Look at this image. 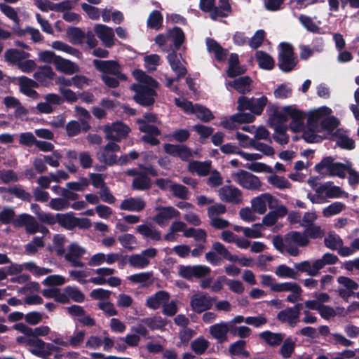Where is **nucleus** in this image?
Here are the masks:
<instances>
[{"label":"nucleus","mask_w":359,"mask_h":359,"mask_svg":"<svg viewBox=\"0 0 359 359\" xmlns=\"http://www.w3.org/2000/svg\"><path fill=\"white\" fill-rule=\"evenodd\" d=\"M63 294H65L67 299V303L69 299L76 302H82L84 300V294L76 287H66L64 289Z\"/></svg>","instance_id":"e2e57ef3"},{"label":"nucleus","mask_w":359,"mask_h":359,"mask_svg":"<svg viewBox=\"0 0 359 359\" xmlns=\"http://www.w3.org/2000/svg\"><path fill=\"white\" fill-rule=\"evenodd\" d=\"M51 47L55 50L66 53L78 59H80L82 57V53L78 49L60 41H53L51 44Z\"/></svg>","instance_id":"3c124183"},{"label":"nucleus","mask_w":359,"mask_h":359,"mask_svg":"<svg viewBox=\"0 0 359 359\" xmlns=\"http://www.w3.org/2000/svg\"><path fill=\"white\" fill-rule=\"evenodd\" d=\"M274 210L268 212L263 218L261 224L266 226H271L274 225L279 218L284 217L287 215L288 210L286 206L277 204Z\"/></svg>","instance_id":"5701e85b"},{"label":"nucleus","mask_w":359,"mask_h":359,"mask_svg":"<svg viewBox=\"0 0 359 359\" xmlns=\"http://www.w3.org/2000/svg\"><path fill=\"white\" fill-rule=\"evenodd\" d=\"M231 11L229 0H219V8H215L210 13V18L216 20L217 17H226Z\"/></svg>","instance_id":"864d4df0"},{"label":"nucleus","mask_w":359,"mask_h":359,"mask_svg":"<svg viewBox=\"0 0 359 359\" xmlns=\"http://www.w3.org/2000/svg\"><path fill=\"white\" fill-rule=\"evenodd\" d=\"M229 67L226 69V74L229 77L233 78L243 74L245 69L239 65L238 56L236 53H231L228 60Z\"/></svg>","instance_id":"72a5a7b5"},{"label":"nucleus","mask_w":359,"mask_h":359,"mask_svg":"<svg viewBox=\"0 0 359 359\" xmlns=\"http://www.w3.org/2000/svg\"><path fill=\"white\" fill-rule=\"evenodd\" d=\"M146 203L141 198L131 197L121 202L120 209L127 211L140 212L144 209Z\"/></svg>","instance_id":"2f4dec72"},{"label":"nucleus","mask_w":359,"mask_h":359,"mask_svg":"<svg viewBox=\"0 0 359 359\" xmlns=\"http://www.w3.org/2000/svg\"><path fill=\"white\" fill-rule=\"evenodd\" d=\"M212 250L216 252V254L220 255L222 258L228 261L236 262L238 260V257L232 255L227 248L219 242L213 243Z\"/></svg>","instance_id":"5fc2aeb1"},{"label":"nucleus","mask_w":359,"mask_h":359,"mask_svg":"<svg viewBox=\"0 0 359 359\" xmlns=\"http://www.w3.org/2000/svg\"><path fill=\"white\" fill-rule=\"evenodd\" d=\"M311 112L309 114L307 120V126L303 133V138L304 140L309 143L318 142L322 138L318 135V133L321 132L319 128V124L316 126H311Z\"/></svg>","instance_id":"7c9ffc66"},{"label":"nucleus","mask_w":359,"mask_h":359,"mask_svg":"<svg viewBox=\"0 0 359 359\" xmlns=\"http://www.w3.org/2000/svg\"><path fill=\"white\" fill-rule=\"evenodd\" d=\"M29 347L30 352L34 355L41 358L48 356L49 352L46 349V343L39 338H33Z\"/></svg>","instance_id":"37998d69"},{"label":"nucleus","mask_w":359,"mask_h":359,"mask_svg":"<svg viewBox=\"0 0 359 359\" xmlns=\"http://www.w3.org/2000/svg\"><path fill=\"white\" fill-rule=\"evenodd\" d=\"M215 301L216 299L198 292L191 297L190 305L194 312L199 313L211 309L213 302Z\"/></svg>","instance_id":"a211bd4d"},{"label":"nucleus","mask_w":359,"mask_h":359,"mask_svg":"<svg viewBox=\"0 0 359 359\" xmlns=\"http://www.w3.org/2000/svg\"><path fill=\"white\" fill-rule=\"evenodd\" d=\"M168 60L173 72L177 75L179 78L184 76L187 74V69L182 64L177 55L172 52L168 55Z\"/></svg>","instance_id":"a19ab883"},{"label":"nucleus","mask_w":359,"mask_h":359,"mask_svg":"<svg viewBox=\"0 0 359 359\" xmlns=\"http://www.w3.org/2000/svg\"><path fill=\"white\" fill-rule=\"evenodd\" d=\"M259 337L270 346H279L285 338V334L264 331L259 334Z\"/></svg>","instance_id":"58836bf2"},{"label":"nucleus","mask_w":359,"mask_h":359,"mask_svg":"<svg viewBox=\"0 0 359 359\" xmlns=\"http://www.w3.org/2000/svg\"><path fill=\"white\" fill-rule=\"evenodd\" d=\"M141 323H144L151 330H163L167 325L166 320L161 316L145 318L141 320Z\"/></svg>","instance_id":"09e8293b"},{"label":"nucleus","mask_w":359,"mask_h":359,"mask_svg":"<svg viewBox=\"0 0 359 359\" xmlns=\"http://www.w3.org/2000/svg\"><path fill=\"white\" fill-rule=\"evenodd\" d=\"M191 350L197 355L203 354L210 346L208 340L203 337H199L194 339L191 344Z\"/></svg>","instance_id":"6e6d98bb"},{"label":"nucleus","mask_w":359,"mask_h":359,"mask_svg":"<svg viewBox=\"0 0 359 359\" xmlns=\"http://www.w3.org/2000/svg\"><path fill=\"white\" fill-rule=\"evenodd\" d=\"M314 191V194H307V198L312 203L323 204L327 201L323 184L316 187Z\"/></svg>","instance_id":"052dcab7"},{"label":"nucleus","mask_w":359,"mask_h":359,"mask_svg":"<svg viewBox=\"0 0 359 359\" xmlns=\"http://www.w3.org/2000/svg\"><path fill=\"white\" fill-rule=\"evenodd\" d=\"M29 54L23 50L12 48L7 50L4 53L5 60L11 65H18L21 60L27 59Z\"/></svg>","instance_id":"4c0bfd02"},{"label":"nucleus","mask_w":359,"mask_h":359,"mask_svg":"<svg viewBox=\"0 0 359 359\" xmlns=\"http://www.w3.org/2000/svg\"><path fill=\"white\" fill-rule=\"evenodd\" d=\"M212 163L210 161H191L188 165V170L191 172H196L200 176L207 175L211 170Z\"/></svg>","instance_id":"e433bc0d"},{"label":"nucleus","mask_w":359,"mask_h":359,"mask_svg":"<svg viewBox=\"0 0 359 359\" xmlns=\"http://www.w3.org/2000/svg\"><path fill=\"white\" fill-rule=\"evenodd\" d=\"M287 253L291 256H297L299 254L298 247H305L309 244V239L306 235L300 231H291L285 235Z\"/></svg>","instance_id":"0eeeda50"},{"label":"nucleus","mask_w":359,"mask_h":359,"mask_svg":"<svg viewBox=\"0 0 359 359\" xmlns=\"http://www.w3.org/2000/svg\"><path fill=\"white\" fill-rule=\"evenodd\" d=\"M193 114L204 122H208L214 118L212 113L208 108L200 104L194 105Z\"/></svg>","instance_id":"0e129e2a"},{"label":"nucleus","mask_w":359,"mask_h":359,"mask_svg":"<svg viewBox=\"0 0 359 359\" xmlns=\"http://www.w3.org/2000/svg\"><path fill=\"white\" fill-rule=\"evenodd\" d=\"M267 102L268 99L264 95L259 98H248L245 96H241L238 99L237 109L238 111L250 110V112L255 115H260Z\"/></svg>","instance_id":"39448f33"},{"label":"nucleus","mask_w":359,"mask_h":359,"mask_svg":"<svg viewBox=\"0 0 359 359\" xmlns=\"http://www.w3.org/2000/svg\"><path fill=\"white\" fill-rule=\"evenodd\" d=\"M283 344L280 348L279 353L284 359H288L292 357L296 347V341L291 337L284 338Z\"/></svg>","instance_id":"49530a36"},{"label":"nucleus","mask_w":359,"mask_h":359,"mask_svg":"<svg viewBox=\"0 0 359 359\" xmlns=\"http://www.w3.org/2000/svg\"><path fill=\"white\" fill-rule=\"evenodd\" d=\"M93 64L100 72L101 79L109 88H115L119 86L120 81H126L127 76L122 73L121 67L116 60H94Z\"/></svg>","instance_id":"f03ea898"},{"label":"nucleus","mask_w":359,"mask_h":359,"mask_svg":"<svg viewBox=\"0 0 359 359\" xmlns=\"http://www.w3.org/2000/svg\"><path fill=\"white\" fill-rule=\"evenodd\" d=\"M86 253V249L76 243H71L65 254V260L73 267H83L84 263L81 257Z\"/></svg>","instance_id":"f3484780"},{"label":"nucleus","mask_w":359,"mask_h":359,"mask_svg":"<svg viewBox=\"0 0 359 359\" xmlns=\"http://www.w3.org/2000/svg\"><path fill=\"white\" fill-rule=\"evenodd\" d=\"M332 109L327 107H322L311 111V124H319L320 131L332 132L339 125V121L334 116H330Z\"/></svg>","instance_id":"20e7f679"},{"label":"nucleus","mask_w":359,"mask_h":359,"mask_svg":"<svg viewBox=\"0 0 359 359\" xmlns=\"http://www.w3.org/2000/svg\"><path fill=\"white\" fill-rule=\"evenodd\" d=\"M55 76V73L50 66H41L34 74V78L41 83L53 79Z\"/></svg>","instance_id":"a18cd8bd"},{"label":"nucleus","mask_w":359,"mask_h":359,"mask_svg":"<svg viewBox=\"0 0 359 359\" xmlns=\"http://www.w3.org/2000/svg\"><path fill=\"white\" fill-rule=\"evenodd\" d=\"M86 334V332L85 330H76L67 339L68 346H72L75 348L81 346L84 341Z\"/></svg>","instance_id":"bf43d9fd"},{"label":"nucleus","mask_w":359,"mask_h":359,"mask_svg":"<svg viewBox=\"0 0 359 359\" xmlns=\"http://www.w3.org/2000/svg\"><path fill=\"white\" fill-rule=\"evenodd\" d=\"M41 294L47 299H53L55 301L62 304L67 303V299L63 292L56 287H49L41 291Z\"/></svg>","instance_id":"603ef678"},{"label":"nucleus","mask_w":359,"mask_h":359,"mask_svg":"<svg viewBox=\"0 0 359 359\" xmlns=\"http://www.w3.org/2000/svg\"><path fill=\"white\" fill-rule=\"evenodd\" d=\"M137 123L139 125V130L142 133L152 135L161 134L158 126L161 123L154 114H145L142 118L137 120Z\"/></svg>","instance_id":"ddd939ff"},{"label":"nucleus","mask_w":359,"mask_h":359,"mask_svg":"<svg viewBox=\"0 0 359 359\" xmlns=\"http://www.w3.org/2000/svg\"><path fill=\"white\" fill-rule=\"evenodd\" d=\"M120 151V147L115 142H109L105 145L103 149L100 151V159L109 165H112L117 162L116 152Z\"/></svg>","instance_id":"b1692460"},{"label":"nucleus","mask_w":359,"mask_h":359,"mask_svg":"<svg viewBox=\"0 0 359 359\" xmlns=\"http://www.w3.org/2000/svg\"><path fill=\"white\" fill-rule=\"evenodd\" d=\"M299 314L292 308H286L280 311L277 315V319L283 323L288 324L290 327L296 326L299 322Z\"/></svg>","instance_id":"c756f323"},{"label":"nucleus","mask_w":359,"mask_h":359,"mask_svg":"<svg viewBox=\"0 0 359 359\" xmlns=\"http://www.w3.org/2000/svg\"><path fill=\"white\" fill-rule=\"evenodd\" d=\"M218 196L221 201L233 204L242 201L241 191L232 185H224L218 190Z\"/></svg>","instance_id":"6ab92c4d"},{"label":"nucleus","mask_w":359,"mask_h":359,"mask_svg":"<svg viewBox=\"0 0 359 359\" xmlns=\"http://www.w3.org/2000/svg\"><path fill=\"white\" fill-rule=\"evenodd\" d=\"M339 262V258L333 253H325L321 257L312 261H303L294 264L297 271L306 273L310 276H317L321 269L327 265H334Z\"/></svg>","instance_id":"7ed1b4c3"},{"label":"nucleus","mask_w":359,"mask_h":359,"mask_svg":"<svg viewBox=\"0 0 359 359\" xmlns=\"http://www.w3.org/2000/svg\"><path fill=\"white\" fill-rule=\"evenodd\" d=\"M344 208V203L337 201L323 208L322 213L325 217H330L339 214Z\"/></svg>","instance_id":"338daca9"},{"label":"nucleus","mask_w":359,"mask_h":359,"mask_svg":"<svg viewBox=\"0 0 359 359\" xmlns=\"http://www.w3.org/2000/svg\"><path fill=\"white\" fill-rule=\"evenodd\" d=\"M274 133H273V140L280 144H286L289 142V136L286 133L287 126L273 128Z\"/></svg>","instance_id":"774afa93"},{"label":"nucleus","mask_w":359,"mask_h":359,"mask_svg":"<svg viewBox=\"0 0 359 359\" xmlns=\"http://www.w3.org/2000/svg\"><path fill=\"white\" fill-rule=\"evenodd\" d=\"M153 273L151 271L141 272L129 276L128 280L134 284H141L143 286L152 283Z\"/></svg>","instance_id":"de8ad7c7"},{"label":"nucleus","mask_w":359,"mask_h":359,"mask_svg":"<svg viewBox=\"0 0 359 359\" xmlns=\"http://www.w3.org/2000/svg\"><path fill=\"white\" fill-rule=\"evenodd\" d=\"M103 131L106 139L119 142L128 135L130 128L122 122H116L104 126Z\"/></svg>","instance_id":"2eb2a0df"},{"label":"nucleus","mask_w":359,"mask_h":359,"mask_svg":"<svg viewBox=\"0 0 359 359\" xmlns=\"http://www.w3.org/2000/svg\"><path fill=\"white\" fill-rule=\"evenodd\" d=\"M156 255V248H149L140 253L131 255L128 258V264L133 268L142 269L150 264L151 259L154 258Z\"/></svg>","instance_id":"f8f14e48"},{"label":"nucleus","mask_w":359,"mask_h":359,"mask_svg":"<svg viewBox=\"0 0 359 359\" xmlns=\"http://www.w3.org/2000/svg\"><path fill=\"white\" fill-rule=\"evenodd\" d=\"M54 66L58 72L67 75H72L80 72V68L77 64L60 56L56 58Z\"/></svg>","instance_id":"cd10ccee"},{"label":"nucleus","mask_w":359,"mask_h":359,"mask_svg":"<svg viewBox=\"0 0 359 359\" xmlns=\"http://www.w3.org/2000/svg\"><path fill=\"white\" fill-rule=\"evenodd\" d=\"M132 187L137 190L148 189L151 187V180L147 176L140 172L133 179Z\"/></svg>","instance_id":"680f3d73"},{"label":"nucleus","mask_w":359,"mask_h":359,"mask_svg":"<svg viewBox=\"0 0 359 359\" xmlns=\"http://www.w3.org/2000/svg\"><path fill=\"white\" fill-rule=\"evenodd\" d=\"M13 225L16 227H25L27 233L34 234L36 232L46 233L48 229L41 226L35 218L28 214H21L13 219Z\"/></svg>","instance_id":"9d476101"},{"label":"nucleus","mask_w":359,"mask_h":359,"mask_svg":"<svg viewBox=\"0 0 359 359\" xmlns=\"http://www.w3.org/2000/svg\"><path fill=\"white\" fill-rule=\"evenodd\" d=\"M287 106L283 108H279L275 105L268 106L266 112L269 116L268 124L271 128L285 126V123L287 121V113L286 109Z\"/></svg>","instance_id":"4468645a"},{"label":"nucleus","mask_w":359,"mask_h":359,"mask_svg":"<svg viewBox=\"0 0 359 359\" xmlns=\"http://www.w3.org/2000/svg\"><path fill=\"white\" fill-rule=\"evenodd\" d=\"M279 201L269 193L262 194L251 200V208L259 215H264L267 210V206L270 209L276 208Z\"/></svg>","instance_id":"6e6552de"},{"label":"nucleus","mask_w":359,"mask_h":359,"mask_svg":"<svg viewBox=\"0 0 359 359\" xmlns=\"http://www.w3.org/2000/svg\"><path fill=\"white\" fill-rule=\"evenodd\" d=\"M231 177L236 183L246 189L259 191L262 187L258 177L243 170L233 172Z\"/></svg>","instance_id":"423d86ee"},{"label":"nucleus","mask_w":359,"mask_h":359,"mask_svg":"<svg viewBox=\"0 0 359 359\" xmlns=\"http://www.w3.org/2000/svg\"><path fill=\"white\" fill-rule=\"evenodd\" d=\"M280 53L278 54V67L285 72L291 71L297 64L293 47L287 43L280 44Z\"/></svg>","instance_id":"1a4fd4ad"},{"label":"nucleus","mask_w":359,"mask_h":359,"mask_svg":"<svg viewBox=\"0 0 359 359\" xmlns=\"http://www.w3.org/2000/svg\"><path fill=\"white\" fill-rule=\"evenodd\" d=\"M287 119L290 118L289 127L293 132H299L303 130L304 126V114L294 106H287L286 109Z\"/></svg>","instance_id":"4be33fe9"},{"label":"nucleus","mask_w":359,"mask_h":359,"mask_svg":"<svg viewBox=\"0 0 359 359\" xmlns=\"http://www.w3.org/2000/svg\"><path fill=\"white\" fill-rule=\"evenodd\" d=\"M209 333L218 343L228 341V328L225 321H220L209 327Z\"/></svg>","instance_id":"c85d7f7f"},{"label":"nucleus","mask_w":359,"mask_h":359,"mask_svg":"<svg viewBox=\"0 0 359 359\" xmlns=\"http://www.w3.org/2000/svg\"><path fill=\"white\" fill-rule=\"evenodd\" d=\"M207 49L209 53L214 54L215 59L220 62L224 61L226 57V50H224L215 40L208 38L206 39Z\"/></svg>","instance_id":"c9c22d12"},{"label":"nucleus","mask_w":359,"mask_h":359,"mask_svg":"<svg viewBox=\"0 0 359 359\" xmlns=\"http://www.w3.org/2000/svg\"><path fill=\"white\" fill-rule=\"evenodd\" d=\"M136 231L144 238L153 241H160L161 239V232L149 224L139 225L137 226Z\"/></svg>","instance_id":"f704fd0d"},{"label":"nucleus","mask_w":359,"mask_h":359,"mask_svg":"<svg viewBox=\"0 0 359 359\" xmlns=\"http://www.w3.org/2000/svg\"><path fill=\"white\" fill-rule=\"evenodd\" d=\"M13 328L23 334L32 335L33 337H43L48 335L50 329L48 326L42 325L32 329L23 323H17L13 325Z\"/></svg>","instance_id":"bb28decb"},{"label":"nucleus","mask_w":359,"mask_h":359,"mask_svg":"<svg viewBox=\"0 0 359 359\" xmlns=\"http://www.w3.org/2000/svg\"><path fill=\"white\" fill-rule=\"evenodd\" d=\"M56 219L61 226L68 229H71L75 226L79 225V219L74 217V214L72 212L57 214Z\"/></svg>","instance_id":"c03bdc74"},{"label":"nucleus","mask_w":359,"mask_h":359,"mask_svg":"<svg viewBox=\"0 0 359 359\" xmlns=\"http://www.w3.org/2000/svg\"><path fill=\"white\" fill-rule=\"evenodd\" d=\"M96 36L107 48H111L115 44V35L114 29L103 24H96L93 28Z\"/></svg>","instance_id":"412c9836"},{"label":"nucleus","mask_w":359,"mask_h":359,"mask_svg":"<svg viewBox=\"0 0 359 359\" xmlns=\"http://www.w3.org/2000/svg\"><path fill=\"white\" fill-rule=\"evenodd\" d=\"M327 198H348V194L342 191L338 186L333 185L331 182L323 184Z\"/></svg>","instance_id":"8fccbe9b"},{"label":"nucleus","mask_w":359,"mask_h":359,"mask_svg":"<svg viewBox=\"0 0 359 359\" xmlns=\"http://www.w3.org/2000/svg\"><path fill=\"white\" fill-rule=\"evenodd\" d=\"M133 74L137 81V83H134L130 87L135 93L134 100L142 106L152 105L155 102V89L158 88V83L140 69L134 70Z\"/></svg>","instance_id":"f257e3e1"},{"label":"nucleus","mask_w":359,"mask_h":359,"mask_svg":"<svg viewBox=\"0 0 359 359\" xmlns=\"http://www.w3.org/2000/svg\"><path fill=\"white\" fill-rule=\"evenodd\" d=\"M267 177L268 183L273 187L280 189H290L292 188L291 183L283 176H279L273 172Z\"/></svg>","instance_id":"ea45409f"},{"label":"nucleus","mask_w":359,"mask_h":359,"mask_svg":"<svg viewBox=\"0 0 359 359\" xmlns=\"http://www.w3.org/2000/svg\"><path fill=\"white\" fill-rule=\"evenodd\" d=\"M170 297V294L168 292L161 290L148 297L145 304L149 309L156 310L161 306L163 307L164 304L168 302Z\"/></svg>","instance_id":"a878e982"},{"label":"nucleus","mask_w":359,"mask_h":359,"mask_svg":"<svg viewBox=\"0 0 359 359\" xmlns=\"http://www.w3.org/2000/svg\"><path fill=\"white\" fill-rule=\"evenodd\" d=\"M252 80L249 76H241L233 81L228 82L226 86L233 88L239 93L245 94L252 90Z\"/></svg>","instance_id":"473e14b6"},{"label":"nucleus","mask_w":359,"mask_h":359,"mask_svg":"<svg viewBox=\"0 0 359 359\" xmlns=\"http://www.w3.org/2000/svg\"><path fill=\"white\" fill-rule=\"evenodd\" d=\"M337 283L339 287L337 292L339 296L346 301H348L355 294V290L359 287L358 284L355 280L343 276L337 278Z\"/></svg>","instance_id":"dca6fc26"},{"label":"nucleus","mask_w":359,"mask_h":359,"mask_svg":"<svg viewBox=\"0 0 359 359\" xmlns=\"http://www.w3.org/2000/svg\"><path fill=\"white\" fill-rule=\"evenodd\" d=\"M275 274L281 278L296 279L298 276L297 272L285 264L278 266L274 271Z\"/></svg>","instance_id":"13d9d810"},{"label":"nucleus","mask_w":359,"mask_h":359,"mask_svg":"<svg viewBox=\"0 0 359 359\" xmlns=\"http://www.w3.org/2000/svg\"><path fill=\"white\" fill-rule=\"evenodd\" d=\"M256 58L259 67L262 69L270 70L274 67L273 59L265 52L257 51Z\"/></svg>","instance_id":"4d7b16f0"},{"label":"nucleus","mask_w":359,"mask_h":359,"mask_svg":"<svg viewBox=\"0 0 359 359\" xmlns=\"http://www.w3.org/2000/svg\"><path fill=\"white\" fill-rule=\"evenodd\" d=\"M324 244L327 248L337 250L341 257H348L353 255V250L347 246H344L341 238L333 231H329L325 236Z\"/></svg>","instance_id":"9b49d317"},{"label":"nucleus","mask_w":359,"mask_h":359,"mask_svg":"<svg viewBox=\"0 0 359 359\" xmlns=\"http://www.w3.org/2000/svg\"><path fill=\"white\" fill-rule=\"evenodd\" d=\"M246 342L243 340H238L229 345V352L231 356L242 355L248 356L249 353L245 351Z\"/></svg>","instance_id":"69168bd1"},{"label":"nucleus","mask_w":359,"mask_h":359,"mask_svg":"<svg viewBox=\"0 0 359 359\" xmlns=\"http://www.w3.org/2000/svg\"><path fill=\"white\" fill-rule=\"evenodd\" d=\"M155 210L158 213L154 217L153 220L160 226L167 225L168 220L172 218H178L180 212L172 206H156Z\"/></svg>","instance_id":"aec40b11"},{"label":"nucleus","mask_w":359,"mask_h":359,"mask_svg":"<svg viewBox=\"0 0 359 359\" xmlns=\"http://www.w3.org/2000/svg\"><path fill=\"white\" fill-rule=\"evenodd\" d=\"M115 271V269L108 267L97 269L95 272L97 276L90 278V282L97 285H104L107 283L106 277L113 275Z\"/></svg>","instance_id":"79ce46f5"},{"label":"nucleus","mask_w":359,"mask_h":359,"mask_svg":"<svg viewBox=\"0 0 359 359\" xmlns=\"http://www.w3.org/2000/svg\"><path fill=\"white\" fill-rule=\"evenodd\" d=\"M18 81L21 93L33 99L39 97V94L34 90V88H37L39 86L37 82L25 76L18 77Z\"/></svg>","instance_id":"393cba45"}]
</instances>
